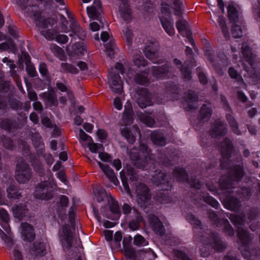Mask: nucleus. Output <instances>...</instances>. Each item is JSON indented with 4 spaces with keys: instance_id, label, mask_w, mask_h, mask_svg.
<instances>
[{
    "instance_id": "obj_25",
    "label": "nucleus",
    "mask_w": 260,
    "mask_h": 260,
    "mask_svg": "<svg viewBox=\"0 0 260 260\" xmlns=\"http://www.w3.org/2000/svg\"><path fill=\"white\" fill-rule=\"evenodd\" d=\"M21 235L23 240L27 242L32 241L35 238L34 227L27 222L21 223Z\"/></svg>"
},
{
    "instance_id": "obj_58",
    "label": "nucleus",
    "mask_w": 260,
    "mask_h": 260,
    "mask_svg": "<svg viewBox=\"0 0 260 260\" xmlns=\"http://www.w3.org/2000/svg\"><path fill=\"white\" fill-rule=\"evenodd\" d=\"M120 177L124 190L127 193H129L131 192V190L128 183V179L125 176L123 170H122L120 172Z\"/></svg>"
},
{
    "instance_id": "obj_5",
    "label": "nucleus",
    "mask_w": 260,
    "mask_h": 260,
    "mask_svg": "<svg viewBox=\"0 0 260 260\" xmlns=\"http://www.w3.org/2000/svg\"><path fill=\"white\" fill-rule=\"evenodd\" d=\"M238 237L240 242L239 249L243 257L247 260L260 259V248L250 249L251 239L248 232L243 229L240 230L238 232Z\"/></svg>"
},
{
    "instance_id": "obj_48",
    "label": "nucleus",
    "mask_w": 260,
    "mask_h": 260,
    "mask_svg": "<svg viewBox=\"0 0 260 260\" xmlns=\"http://www.w3.org/2000/svg\"><path fill=\"white\" fill-rule=\"evenodd\" d=\"M42 97L45 102L49 103L50 106L57 105L56 96L53 92H44Z\"/></svg>"
},
{
    "instance_id": "obj_31",
    "label": "nucleus",
    "mask_w": 260,
    "mask_h": 260,
    "mask_svg": "<svg viewBox=\"0 0 260 260\" xmlns=\"http://www.w3.org/2000/svg\"><path fill=\"white\" fill-rule=\"evenodd\" d=\"M133 214L135 218L129 221L128 228L131 231H134L139 229L140 224L143 221L144 219L140 212L136 208H133Z\"/></svg>"
},
{
    "instance_id": "obj_18",
    "label": "nucleus",
    "mask_w": 260,
    "mask_h": 260,
    "mask_svg": "<svg viewBox=\"0 0 260 260\" xmlns=\"http://www.w3.org/2000/svg\"><path fill=\"white\" fill-rule=\"evenodd\" d=\"M176 25L179 32L183 37H186L191 44L194 45V42L192 38V34L188 22L185 20L179 18L176 22Z\"/></svg>"
},
{
    "instance_id": "obj_53",
    "label": "nucleus",
    "mask_w": 260,
    "mask_h": 260,
    "mask_svg": "<svg viewBox=\"0 0 260 260\" xmlns=\"http://www.w3.org/2000/svg\"><path fill=\"white\" fill-rule=\"evenodd\" d=\"M186 218L190 224L196 226L197 228H201L202 226L201 221L193 214L191 213L187 214Z\"/></svg>"
},
{
    "instance_id": "obj_59",
    "label": "nucleus",
    "mask_w": 260,
    "mask_h": 260,
    "mask_svg": "<svg viewBox=\"0 0 260 260\" xmlns=\"http://www.w3.org/2000/svg\"><path fill=\"white\" fill-rule=\"evenodd\" d=\"M147 242L144 238L141 235H136L134 238V244L136 246H145L147 244Z\"/></svg>"
},
{
    "instance_id": "obj_49",
    "label": "nucleus",
    "mask_w": 260,
    "mask_h": 260,
    "mask_svg": "<svg viewBox=\"0 0 260 260\" xmlns=\"http://www.w3.org/2000/svg\"><path fill=\"white\" fill-rule=\"evenodd\" d=\"M218 22L222 30V34L226 39L228 40L230 38V33L229 32L228 27L226 25L225 19L223 17H219Z\"/></svg>"
},
{
    "instance_id": "obj_43",
    "label": "nucleus",
    "mask_w": 260,
    "mask_h": 260,
    "mask_svg": "<svg viewBox=\"0 0 260 260\" xmlns=\"http://www.w3.org/2000/svg\"><path fill=\"white\" fill-rule=\"evenodd\" d=\"M138 119L146 125L152 127L155 123L154 118L147 115L142 112H138L137 113Z\"/></svg>"
},
{
    "instance_id": "obj_45",
    "label": "nucleus",
    "mask_w": 260,
    "mask_h": 260,
    "mask_svg": "<svg viewBox=\"0 0 260 260\" xmlns=\"http://www.w3.org/2000/svg\"><path fill=\"white\" fill-rule=\"evenodd\" d=\"M110 212L114 214V218H112L109 216H106L107 218L112 220L117 219L119 218L120 216V211L118 203L117 201H112L109 205Z\"/></svg>"
},
{
    "instance_id": "obj_15",
    "label": "nucleus",
    "mask_w": 260,
    "mask_h": 260,
    "mask_svg": "<svg viewBox=\"0 0 260 260\" xmlns=\"http://www.w3.org/2000/svg\"><path fill=\"white\" fill-rule=\"evenodd\" d=\"M221 155L223 159L220 161V167L224 169V162L228 161L232 156L234 151V146L232 141L228 138L223 139L221 145Z\"/></svg>"
},
{
    "instance_id": "obj_11",
    "label": "nucleus",
    "mask_w": 260,
    "mask_h": 260,
    "mask_svg": "<svg viewBox=\"0 0 260 260\" xmlns=\"http://www.w3.org/2000/svg\"><path fill=\"white\" fill-rule=\"evenodd\" d=\"M32 174L31 169L28 164L23 161L17 164L15 178L19 183H27L31 178Z\"/></svg>"
},
{
    "instance_id": "obj_24",
    "label": "nucleus",
    "mask_w": 260,
    "mask_h": 260,
    "mask_svg": "<svg viewBox=\"0 0 260 260\" xmlns=\"http://www.w3.org/2000/svg\"><path fill=\"white\" fill-rule=\"evenodd\" d=\"M211 106L210 104H204L200 110V117L197 124V128L203 125L204 122L207 121L210 119L211 114Z\"/></svg>"
},
{
    "instance_id": "obj_40",
    "label": "nucleus",
    "mask_w": 260,
    "mask_h": 260,
    "mask_svg": "<svg viewBox=\"0 0 260 260\" xmlns=\"http://www.w3.org/2000/svg\"><path fill=\"white\" fill-rule=\"evenodd\" d=\"M70 27L74 35H77L80 39L84 40L86 37V31L80 27L77 22L73 21Z\"/></svg>"
},
{
    "instance_id": "obj_36",
    "label": "nucleus",
    "mask_w": 260,
    "mask_h": 260,
    "mask_svg": "<svg viewBox=\"0 0 260 260\" xmlns=\"http://www.w3.org/2000/svg\"><path fill=\"white\" fill-rule=\"evenodd\" d=\"M134 115L132 106L131 104L125 106L122 117L123 123L126 125H130L132 124L134 120Z\"/></svg>"
},
{
    "instance_id": "obj_47",
    "label": "nucleus",
    "mask_w": 260,
    "mask_h": 260,
    "mask_svg": "<svg viewBox=\"0 0 260 260\" xmlns=\"http://www.w3.org/2000/svg\"><path fill=\"white\" fill-rule=\"evenodd\" d=\"M7 197L9 199H17L21 196L17 187L14 185H10L7 189Z\"/></svg>"
},
{
    "instance_id": "obj_14",
    "label": "nucleus",
    "mask_w": 260,
    "mask_h": 260,
    "mask_svg": "<svg viewBox=\"0 0 260 260\" xmlns=\"http://www.w3.org/2000/svg\"><path fill=\"white\" fill-rule=\"evenodd\" d=\"M59 237L62 248L67 250L70 249L72 247L73 237L69 224L65 223L62 226Z\"/></svg>"
},
{
    "instance_id": "obj_1",
    "label": "nucleus",
    "mask_w": 260,
    "mask_h": 260,
    "mask_svg": "<svg viewBox=\"0 0 260 260\" xmlns=\"http://www.w3.org/2000/svg\"><path fill=\"white\" fill-rule=\"evenodd\" d=\"M152 181L160 189V191L156 192L154 199L160 204L169 203L171 200L170 192L173 187L171 175L160 170H155L152 175Z\"/></svg>"
},
{
    "instance_id": "obj_12",
    "label": "nucleus",
    "mask_w": 260,
    "mask_h": 260,
    "mask_svg": "<svg viewBox=\"0 0 260 260\" xmlns=\"http://www.w3.org/2000/svg\"><path fill=\"white\" fill-rule=\"evenodd\" d=\"M199 143L200 145L205 148L211 146L212 139H219L226 134L227 131H199Z\"/></svg>"
},
{
    "instance_id": "obj_32",
    "label": "nucleus",
    "mask_w": 260,
    "mask_h": 260,
    "mask_svg": "<svg viewBox=\"0 0 260 260\" xmlns=\"http://www.w3.org/2000/svg\"><path fill=\"white\" fill-rule=\"evenodd\" d=\"M173 61L174 64L180 69L183 77L185 79L189 80L191 78V71L189 69V61H186L183 64H182V62L180 60L177 58H175Z\"/></svg>"
},
{
    "instance_id": "obj_13",
    "label": "nucleus",
    "mask_w": 260,
    "mask_h": 260,
    "mask_svg": "<svg viewBox=\"0 0 260 260\" xmlns=\"http://www.w3.org/2000/svg\"><path fill=\"white\" fill-rule=\"evenodd\" d=\"M243 54L242 61L243 68L247 72L254 68L256 56L253 54L247 43H243L241 48Z\"/></svg>"
},
{
    "instance_id": "obj_22",
    "label": "nucleus",
    "mask_w": 260,
    "mask_h": 260,
    "mask_svg": "<svg viewBox=\"0 0 260 260\" xmlns=\"http://www.w3.org/2000/svg\"><path fill=\"white\" fill-rule=\"evenodd\" d=\"M209 243L216 252H222L225 249V246L218 233H211Z\"/></svg>"
},
{
    "instance_id": "obj_57",
    "label": "nucleus",
    "mask_w": 260,
    "mask_h": 260,
    "mask_svg": "<svg viewBox=\"0 0 260 260\" xmlns=\"http://www.w3.org/2000/svg\"><path fill=\"white\" fill-rule=\"evenodd\" d=\"M2 140L4 143V146L6 149L13 150L15 148L14 142L11 138H7L3 135L2 136Z\"/></svg>"
},
{
    "instance_id": "obj_60",
    "label": "nucleus",
    "mask_w": 260,
    "mask_h": 260,
    "mask_svg": "<svg viewBox=\"0 0 260 260\" xmlns=\"http://www.w3.org/2000/svg\"><path fill=\"white\" fill-rule=\"evenodd\" d=\"M209 218L210 220L214 222L218 227L219 226V223H221L220 221L223 219L219 218L218 215L214 211H211L209 212Z\"/></svg>"
},
{
    "instance_id": "obj_38",
    "label": "nucleus",
    "mask_w": 260,
    "mask_h": 260,
    "mask_svg": "<svg viewBox=\"0 0 260 260\" xmlns=\"http://www.w3.org/2000/svg\"><path fill=\"white\" fill-rule=\"evenodd\" d=\"M151 140L156 145L160 146H165L167 144V139L164 134L158 133V131H151Z\"/></svg>"
},
{
    "instance_id": "obj_26",
    "label": "nucleus",
    "mask_w": 260,
    "mask_h": 260,
    "mask_svg": "<svg viewBox=\"0 0 260 260\" xmlns=\"http://www.w3.org/2000/svg\"><path fill=\"white\" fill-rule=\"evenodd\" d=\"M30 253L36 257H42L47 253L46 244L44 242L35 241L30 248Z\"/></svg>"
},
{
    "instance_id": "obj_56",
    "label": "nucleus",
    "mask_w": 260,
    "mask_h": 260,
    "mask_svg": "<svg viewBox=\"0 0 260 260\" xmlns=\"http://www.w3.org/2000/svg\"><path fill=\"white\" fill-rule=\"evenodd\" d=\"M123 34L127 45H132L133 39V34L132 30L127 27H125L123 29Z\"/></svg>"
},
{
    "instance_id": "obj_64",
    "label": "nucleus",
    "mask_w": 260,
    "mask_h": 260,
    "mask_svg": "<svg viewBox=\"0 0 260 260\" xmlns=\"http://www.w3.org/2000/svg\"><path fill=\"white\" fill-rule=\"evenodd\" d=\"M208 60L212 63L213 66L216 70L219 67L220 63L218 62V58L216 57L210 53L207 54Z\"/></svg>"
},
{
    "instance_id": "obj_7",
    "label": "nucleus",
    "mask_w": 260,
    "mask_h": 260,
    "mask_svg": "<svg viewBox=\"0 0 260 260\" xmlns=\"http://www.w3.org/2000/svg\"><path fill=\"white\" fill-rule=\"evenodd\" d=\"M173 176L178 182L186 183L189 185L191 188L196 190L200 189L203 185L201 179L197 176H192L189 178L186 169L179 166L174 167Z\"/></svg>"
},
{
    "instance_id": "obj_37",
    "label": "nucleus",
    "mask_w": 260,
    "mask_h": 260,
    "mask_svg": "<svg viewBox=\"0 0 260 260\" xmlns=\"http://www.w3.org/2000/svg\"><path fill=\"white\" fill-rule=\"evenodd\" d=\"M159 19L161 24L166 32L170 36H173L175 34V29L173 26V19H168L164 17H160Z\"/></svg>"
},
{
    "instance_id": "obj_52",
    "label": "nucleus",
    "mask_w": 260,
    "mask_h": 260,
    "mask_svg": "<svg viewBox=\"0 0 260 260\" xmlns=\"http://www.w3.org/2000/svg\"><path fill=\"white\" fill-rule=\"evenodd\" d=\"M61 72L76 74L78 73V69L73 65L68 63H62L60 66Z\"/></svg>"
},
{
    "instance_id": "obj_29",
    "label": "nucleus",
    "mask_w": 260,
    "mask_h": 260,
    "mask_svg": "<svg viewBox=\"0 0 260 260\" xmlns=\"http://www.w3.org/2000/svg\"><path fill=\"white\" fill-rule=\"evenodd\" d=\"M98 164L105 175L108 178L109 180L111 182H112L115 185H117L119 183L113 170L108 165L104 164L100 161H98Z\"/></svg>"
},
{
    "instance_id": "obj_39",
    "label": "nucleus",
    "mask_w": 260,
    "mask_h": 260,
    "mask_svg": "<svg viewBox=\"0 0 260 260\" xmlns=\"http://www.w3.org/2000/svg\"><path fill=\"white\" fill-rule=\"evenodd\" d=\"M226 216L230 219L236 227L240 228L244 224L246 219L244 215H239L227 213Z\"/></svg>"
},
{
    "instance_id": "obj_41",
    "label": "nucleus",
    "mask_w": 260,
    "mask_h": 260,
    "mask_svg": "<svg viewBox=\"0 0 260 260\" xmlns=\"http://www.w3.org/2000/svg\"><path fill=\"white\" fill-rule=\"evenodd\" d=\"M150 72L149 69H146L144 72L137 73L135 76V82L139 84L147 85L149 82V79L146 75Z\"/></svg>"
},
{
    "instance_id": "obj_6",
    "label": "nucleus",
    "mask_w": 260,
    "mask_h": 260,
    "mask_svg": "<svg viewBox=\"0 0 260 260\" xmlns=\"http://www.w3.org/2000/svg\"><path fill=\"white\" fill-rule=\"evenodd\" d=\"M140 153L135 156L134 166L140 169L147 171L148 172L154 169V164L152 162L154 157L151 150L147 144L141 143L139 145Z\"/></svg>"
},
{
    "instance_id": "obj_44",
    "label": "nucleus",
    "mask_w": 260,
    "mask_h": 260,
    "mask_svg": "<svg viewBox=\"0 0 260 260\" xmlns=\"http://www.w3.org/2000/svg\"><path fill=\"white\" fill-rule=\"evenodd\" d=\"M17 122L11 119H5L0 120V128L5 130L15 129L17 127Z\"/></svg>"
},
{
    "instance_id": "obj_54",
    "label": "nucleus",
    "mask_w": 260,
    "mask_h": 260,
    "mask_svg": "<svg viewBox=\"0 0 260 260\" xmlns=\"http://www.w3.org/2000/svg\"><path fill=\"white\" fill-rule=\"evenodd\" d=\"M121 135L125 138L127 142L130 144H134L136 140V133L135 135L132 133V131H120Z\"/></svg>"
},
{
    "instance_id": "obj_34",
    "label": "nucleus",
    "mask_w": 260,
    "mask_h": 260,
    "mask_svg": "<svg viewBox=\"0 0 260 260\" xmlns=\"http://www.w3.org/2000/svg\"><path fill=\"white\" fill-rule=\"evenodd\" d=\"M31 140L36 151V154H42L43 151L45 150V144L42 137L39 133H36L35 135L33 134Z\"/></svg>"
},
{
    "instance_id": "obj_16",
    "label": "nucleus",
    "mask_w": 260,
    "mask_h": 260,
    "mask_svg": "<svg viewBox=\"0 0 260 260\" xmlns=\"http://www.w3.org/2000/svg\"><path fill=\"white\" fill-rule=\"evenodd\" d=\"M136 102L142 109L153 105L151 94L148 91L147 89L142 88L137 91Z\"/></svg>"
},
{
    "instance_id": "obj_20",
    "label": "nucleus",
    "mask_w": 260,
    "mask_h": 260,
    "mask_svg": "<svg viewBox=\"0 0 260 260\" xmlns=\"http://www.w3.org/2000/svg\"><path fill=\"white\" fill-rule=\"evenodd\" d=\"M148 221L150 225L156 234L163 236L166 233V229L159 218L153 214L149 215Z\"/></svg>"
},
{
    "instance_id": "obj_23",
    "label": "nucleus",
    "mask_w": 260,
    "mask_h": 260,
    "mask_svg": "<svg viewBox=\"0 0 260 260\" xmlns=\"http://www.w3.org/2000/svg\"><path fill=\"white\" fill-rule=\"evenodd\" d=\"M29 161L39 176L43 177L45 174V169L37 154H30L29 157Z\"/></svg>"
},
{
    "instance_id": "obj_4",
    "label": "nucleus",
    "mask_w": 260,
    "mask_h": 260,
    "mask_svg": "<svg viewBox=\"0 0 260 260\" xmlns=\"http://www.w3.org/2000/svg\"><path fill=\"white\" fill-rule=\"evenodd\" d=\"M32 11H34V19L36 24L42 29L41 34L48 40L55 39L58 31L53 29V26L56 23L55 19L52 18L44 19L41 17L38 7L32 8Z\"/></svg>"
},
{
    "instance_id": "obj_2",
    "label": "nucleus",
    "mask_w": 260,
    "mask_h": 260,
    "mask_svg": "<svg viewBox=\"0 0 260 260\" xmlns=\"http://www.w3.org/2000/svg\"><path fill=\"white\" fill-rule=\"evenodd\" d=\"M207 187L208 190L214 196H222V203L225 208L233 211L239 210L241 205V201L239 199L233 195L235 188L230 187V189L227 188L223 190L224 187L214 184H207Z\"/></svg>"
},
{
    "instance_id": "obj_42",
    "label": "nucleus",
    "mask_w": 260,
    "mask_h": 260,
    "mask_svg": "<svg viewBox=\"0 0 260 260\" xmlns=\"http://www.w3.org/2000/svg\"><path fill=\"white\" fill-rule=\"evenodd\" d=\"M220 222L221 223H219L218 227H222L223 233L230 237L234 236L235 235L234 230L229 221L226 218H223Z\"/></svg>"
},
{
    "instance_id": "obj_46",
    "label": "nucleus",
    "mask_w": 260,
    "mask_h": 260,
    "mask_svg": "<svg viewBox=\"0 0 260 260\" xmlns=\"http://www.w3.org/2000/svg\"><path fill=\"white\" fill-rule=\"evenodd\" d=\"M228 16L232 23H235L239 20V14L236 8L233 5L228 7Z\"/></svg>"
},
{
    "instance_id": "obj_35",
    "label": "nucleus",
    "mask_w": 260,
    "mask_h": 260,
    "mask_svg": "<svg viewBox=\"0 0 260 260\" xmlns=\"http://www.w3.org/2000/svg\"><path fill=\"white\" fill-rule=\"evenodd\" d=\"M101 12V3L99 0L94 1V4L92 6L87 8L88 15L92 19H99Z\"/></svg>"
},
{
    "instance_id": "obj_50",
    "label": "nucleus",
    "mask_w": 260,
    "mask_h": 260,
    "mask_svg": "<svg viewBox=\"0 0 260 260\" xmlns=\"http://www.w3.org/2000/svg\"><path fill=\"white\" fill-rule=\"evenodd\" d=\"M86 51L85 47L82 43H75L72 46L73 55L81 56Z\"/></svg>"
},
{
    "instance_id": "obj_63",
    "label": "nucleus",
    "mask_w": 260,
    "mask_h": 260,
    "mask_svg": "<svg viewBox=\"0 0 260 260\" xmlns=\"http://www.w3.org/2000/svg\"><path fill=\"white\" fill-rule=\"evenodd\" d=\"M173 5H174V9L175 10V14L176 15H180L182 12V4L179 0H173Z\"/></svg>"
},
{
    "instance_id": "obj_27",
    "label": "nucleus",
    "mask_w": 260,
    "mask_h": 260,
    "mask_svg": "<svg viewBox=\"0 0 260 260\" xmlns=\"http://www.w3.org/2000/svg\"><path fill=\"white\" fill-rule=\"evenodd\" d=\"M119 12L121 17L125 21L129 22L132 20V11L127 0H121V4L119 6Z\"/></svg>"
},
{
    "instance_id": "obj_30",
    "label": "nucleus",
    "mask_w": 260,
    "mask_h": 260,
    "mask_svg": "<svg viewBox=\"0 0 260 260\" xmlns=\"http://www.w3.org/2000/svg\"><path fill=\"white\" fill-rule=\"evenodd\" d=\"M197 199L204 201L216 210L220 207L219 202L208 192H201L197 196Z\"/></svg>"
},
{
    "instance_id": "obj_19",
    "label": "nucleus",
    "mask_w": 260,
    "mask_h": 260,
    "mask_svg": "<svg viewBox=\"0 0 260 260\" xmlns=\"http://www.w3.org/2000/svg\"><path fill=\"white\" fill-rule=\"evenodd\" d=\"M158 45L157 43H150L145 49L146 57L154 63L162 62L161 59H157L159 57L158 52Z\"/></svg>"
},
{
    "instance_id": "obj_61",
    "label": "nucleus",
    "mask_w": 260,
    "mask_h": 260,
    "mask_svg": "<svg viewBox=\"0 0 260 260\" xmlns=\"http://www.w3.org/2000/svg\"><path fill=\"white\" fill-rule=\"evenodd\" d=\"M106 190L103 187H99L96 189L95 196L97 201L99 203L103 201L104 198L106 197Z\"/></svg>"
},
{
    "instance_id": "obj_28",
    "label": "nucleus",
    "mask_w": 260,
    "mask_h": 260,
    "mask_svg": "<svg viewBox=\"0 0 260 260\" xmlns=\"http://www.w3.org/2000/svg\"><path fill=\"white\" fill-rule=\"evenodd\" d=\"M184 105L188 109H196L198 107L197 104L198 96L196 93L192 90H189L184 96Z\"/></svg>"
},
{
    "instance_id": "obj_51",
    "label": "nucleus",
    "mask_w": 260,
    "mask_h": 260,
    "mask_svg": "<svg viewBox=\"0 0 260 260\" xmlns=\"http://www.w3.org/2000/svg\"><path fill=\"white\" fill-rule=\"evenodd\" d=\"M18 147L20 149L22 154L24 156H28L29 157L30 154H33L31 153L30 151L29 146L27 142L24 140H20L18 142Z\"/></svg>"
},
{
    "instance_id": "obj_3",
    "label": "nucleus",
    "mask_w": 260,
    "mask_h": 260,
    "mask_svg": "<svg viewBox=\"0 0 260 260\" xmlns=\"http://www.w3.org/2000/svg\"><path fill=\"white\" fill-rule=\"evenodd\" d=\"M245 174L244 166L236 164L233 166L227 174L221 176L216 184L221 185V187H224L223 190L226 188L230 189V187L235 188L236 183L241 181Z\"/></svg>"
},
{
    "instance_id": "obj_10",
    "label": "nucleus",
    "mask_w": 260,
    "mask_h": 260,
    "mask_svg": "<svg viewBox=\"0 0 260 260\" xmlns=\"http://www.w3.org/2000/svg\"><path fill=\"white\" fill-rule=\"evenodd\" d=\"M140 187L137 190V204L144 212H148L152 208L150 190L144 185L140 186Z\"/></svg>"
},
{
    "instance_id": "obj_62",
    "label": "nucleus",
    "mask_w": 260,
    "mask_h": 260,
    "mask_svg": "<svg viewBox=\"0 0 260 260\" xmlns=\"http://www.w3.org/2000/svg\"><path fill=\"white\" fill-rule=\"evenodd\" d=\"M37 155L39 157L40 156L43 157L45 160L46 164L48 165H51L54 161L52 155L50 153H46L45 150L43 151L42 154H37Z\"/></svg>"
},
{
    "instance_id": "obj_8",
    "label": "nucleus",
    "mask_w": 260,
    "mask_h": 260,
    "mask_svg": "<svg viewBox=\"0 0 260 260\" xmlns=\"http://www.w3.org/2000/svg\"><path fill=\"white\" fill-rule=\"evenodd\" d=\"M116 70L119 71L121 74L124 72L125 67L120 63H116L114 68H111L108 75V82L112 91L115 93H120L122 91V83L118 74H116Z\"/></svg>"
},
{
    "instance_id": "obj_17",
    "label": "nucleus",
    "mask_w": 260,
    "mask_h": 260,
    "mask_svg": "<svg viewBox=\"0 0 260 260\" xmlns=\"http://www.w3.org/2000/svg\"><path fill=\"white\" fill-rule=\"evenodd\" d=\"M178 156L169 149H166L163 153H160L158 155L159 162L165 167L174 166L178 159Z\"/></svg>"
},
{
    "instance_id": "obj_9",
    "label": "nucleus",
    "mask_w": 260,
    "mask_h": 260,
    "mask_svg": "<svg viewBox=\"0 0 260 260\" xmlns=\"http://www.w3.org/2000/svg\"><path fill=\"white\" fill-rule=\"evenodd\" d=\"M54 193V189L51 182L45 180L41 181L36 185L34 196L37 199L48 201L53 198Z\"/></svg>"
},
{
    "instance_id": "obj_21",
    "label": "nucleus",
    "mask_w": 260,
    "mask_h": 260,
    "mask_svg": "<svg viewBox=\"0 0 260 260\" xmlns=\"http://www.w3.org/2000/svg\"><path fill=\"white\" fill-rule=\"evenodd\" d=\"M12 209L14 217L19 220H22L28 216L29 210L26 202L15 204L12 207Z\"/></svg>"
},
{
    "instance_id": "obj_55",
    "label": "nucleus",
    "mask_w": 260,
    "mask_h": 260,
    "mask_svg": "<svg viewBox=\"0 0 260 260\" xmlns=\"http://www.w3.org/2000/svg\"><path fill=\"white\" fill-rule=\"evenodd\" d=\"M17 4L21 7L22 9H26V12L28 13L30 17H34V11H32V8L34 7H37V6H32L26 7L27 0H16Z\"/></svg>"
},
{
    "instance_id": "obj_33",
    "label": "nucleus",
    "mask_w": 260,
    "mask_h": 260,
    "mask_svg": "<svg viewBox=\"0 0 260 260\" xmlns=\"http://www.w3.org/2000/svg\"><path fill=\"white\" fill-rule=\"evenodd\" d=\"M152 75L156 78L166 77L170 71V67L168 63L159 67H153L151 68Z\"/></svg>"
}]
</instances>
